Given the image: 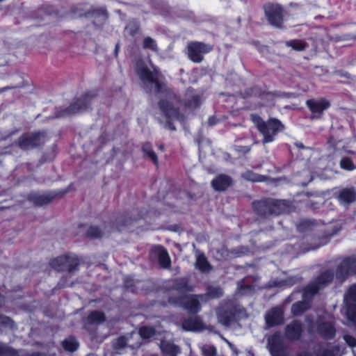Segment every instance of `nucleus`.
<instances>
[{"instance_id":"1","label":"nucleus","mask_w":356,"mask_h":356,"mask_svg":"<svg viewBox=\"0 0 356 356\" xmlns=\"http://www.w3.org/2000/svg\"><path fill=\"white\" fill-rule=\"evenodd\" d=\"M136 70L147 92L161 94V100L159 102V108L166 118L167 127L175 131L176 128L172 124V122H182L184 120V116L176 108L179 103V99L163 82L159 79L157 73L150 71L143 60H140L136 62Z\"/></svg>"},{"instance_id":"2","label":"nucleus","mask_w":356,"mask_h":356,"mask_svg":"<svg viewBox=\"0 0 356 356\" xmlns=\"http://www.w3.org/2000/svg\"><path fill=\"white\" fill-rule=\"evenodd\" d=\"M334 278L332 271H326L321 275L316 280L309 284L304 290L303 301L298 302L291 307V312L294 315H300L310 307V303L307 300L326 285L331 283Z\"/></svg>"},{"instance_id":"3","label":"nucleus","mask_w":356,"mask_h":356,"mask_svg":"<svg viewBox=\"0 0 356 356\" xmlns=\"http://www.w3.org/2000/svg\"><path fill=\"white\" fill-rule=\"evenodd\" d=\"M252 204L254 212L263 218L287 213L291 207L289 202L271 197L254 201Z\"/></svg>"},{"instance_id":"4","label":"nucleus","mask_w":356,"mask_h":356,"mask_svg":"<svg viewBox=\"0 0 356 356\" xmlns=\"http://www.w3.org/2000/svg\"><path fill=\"white\" fill-rule=\"evenodd\" d=\"M216 312L218 322L225 327H228L232 322L246 316L244 308L231 301L221 304Z\"/></svg>"},{"instance_id":"5","label":"nucleus","mask_w":356,"mask_h":356,"mask_svg":"<svg viewBox=\"0 0 356 356\" xmlns=\"http://www.w3.org/2000/svg\"><path fill=\"white\" fill-rule=\"evenodd\" d=\"M251 119L259 131L262 134L264 144L272 142L275 135L284 129L282 122L275 118L265 122L259 115H252Z\"/></svg>"},{"instance_id":"6","label":"nucleus","mask_w":356,"mask_h":356,"mask_svg":"<svg viewBox=\"0 0 356 356\" xmlns=\"http://www.w3.org/2000/svg\"><path fill=\"white\" fill-rule=\"evenodd\" d=\"M204 299V295H184L175 296L173 293L169 295L168 302L171 305L182 307L189 313H197L200 308V300Z\"/></svg>"},{"instance_id":"7","label":"nucleus","mask_w":356,"mask_h":356,"mask_svg":"<svg viewBox=\"0 0 356 356\" xmlns=\"http://www.w3.org/2000/svg\"><path fill=\"white\" fill-rule=\"evenodd\" d=\"M45 140L46 134L44 131L26 133L19 138L17 145L23 150H29L43 145Z\"/></svg>"},{"instance_id":"8","label":"nucleus","mask_w":356,"mask_h":356,"mask_svg":"<svg viewBox=\"0 0 356 356\" xmlns=\"http://www.w3.org/2000/svg\"><path fill=\"white\" fill-rule=\"evenodd\" d=\"M264 10L270 25L279 29L283 27L284 10L279 4L267 3L264 6Z\"/></svg>"},{"instance_id":"9","label":"nucleus","mask_w":356,"mask_h":356,"mask_svg":"<svg viewBox=\"0 0 356 356\" xmlns=\"http://www.w3.org/2000/svg\"><path fill=\"white\" fill-rule=\"evenodd\" d=\"M95 94L93 92H89L85 95L76 99L72 103L68 108L63 110L62 113L59 116H67L74 115L79 112L86 111L90 105L92 101L95 99Z\"/></svg>"},{"instance_id":"10","label":"nucleus","mask_w":356,"mask_h":356,"mask_svg":"<svg viewBox=\"0 0 356 356\" xmlns=\"http://www.w3.org/2000/svg\"><path fill=\"white\" fill-rule=\"evenodd\" d=\"M212 47L200 42H191L188 44V56L195 63H200L203 60V55L211 51Z\"/></svg>"},{"instance_id":"11","label":"nucleus","mask_w":356,"mask_h":356,"mask_svg":"<svg viewBox=\"0 0 356 356\" xmlns=\"http://www.w3.org/2000/svg\"><path fill=\"white\" fill-rule=\"evenodd\" d=\"M165 288L170 292H177L179 296H184V293L193 291V286L186 277L173 280L168 283Z\"/></svg>"},{"instance_id":"12","label":"nucleus","mask_w":356,"mask_h":356,"mask_svg":"<svg viewBox=\"0 0 356 356\" xmlns=\"http://www.w3.org/2000/svg\"><path fill=\"white\" fill-rule=\"evenodd\" d=\"M67 191L51 192L45 194L32 193L29 195V200L36 206H42L50 203L54 198L61 197Z\"/></svg>"},{"instance_id":"13","label":"nucleus","mask_w":356,"mask_h":356,"mask_svg":"<svg viewBox=\"0 0 356 356\" xmlns=\"http://www.w3.org/2000/svg\"><path fill=\"white\" fill-rule=\"evenodd\" d=\"M350 273L356 274V259L347 258L341 261L337 270V277L345 280Z\"/></svg>"},{"instance_id":"14","label":"nucleus","mask_w":356,"mask_h":356,"mask_svg":"<svg viewBox=\"0 0 356 356\" xmlns=\"http://www.w3.org/2000/svg\"><path fill=\"white\" fill-rule=\"evenodd\" d=\"M134 337H137V334L134 332L119 337L113 342V348L118 350L127 346L131 348L139 347L140 343L138 341H133Z\"/></svg>"},{"instance_id":"15","label":"nucleus","mask_w":356,"mask_h":356,"mask_svg":"<svg viewBox=\"0 0 356 356\" xmlns=\"http://www.w3.org/2000/svg\"><path fill=\"white\" fill-rule=\"evenodd\" d=\"M318 333L324 339H330L335 335V328L332 317L321 320L318 324Z\"/></svg>"},{"instance_id":"16","label":"nucleus","mask_w":356,"mask_h":356,"mask_svg":"<svg viewBox=\"0 0 356 356\" xmlns=\"http://www.w3.org/2000/svg\"><path fill=\"white\" fill-rule=\"evenodd\" d=\"M268 346L272 356H286L280 335L277 334L273 335L268 339Z\"/></svg>"},{"instance_id":"17","label":"nucleus","mask_w":356,"mask_h":356,"mask_svg":"<svg viewBox=\"0 0 356 356\" xmlns=\"http://www.w3.org/2000/svg\"><path fill=\"white\" fill-rule=\"evenodd\" d=\"M233 183L231 177L221 174L216 176L211 182L212 188L218 192L226 191Z\"/></svg>"},{"instance_id":"18","label":"nucleus","mask_w":356,"mask_h":356,"mask_svg":"<svg viewBox=\"0 0 356 356\" xmlns=\"http://www.w3.org/2000/svg\"><path fill=\"white\" fill-rule=\"evenodd\" d=\"M152 255L156 257L159 265L163 268L170 266V259L167 251L161 246H156L152 249Z\"/></svg>"},{"instance_id":"19","label":"nucleus","mask_w":356,"mask_h":356,"mask_svg":"<svg viewBox=\"0 0 356 356\" xmlns=\"http://www.w3.org/2000/svg\"><path fill=\"white\" fill-rule=\"evenodd\" d=\"M181 327L186 331H200L205 329V326L199 316H193L185 319L182 322Z\"/></svg>"},{"instance_id":"20","label":"nucleus","mask_w":356,"mask_h":356,"mask_svg":"<svg viewBox=\"0 0 356 356\" xmlns=\"http://www.w3.org/2000/svg\"><path fill=\"white\" fill-rule=\"evenodd\" d=\"M302 332L301 323L294 321L286 327L285 336L289 340L296 341L300 339Z\"/></svg>"},{"instance_id":"21","label":"nucleus","mask_w":356,"mask_h":356,"mask_svg":"<svg viewBox=\"0 0 356 356\" xmlns=\"http://www.w3.org/2000/svg\"><path fill=\"white\" fill-rule=\"evenodd\" d=\"M307 105L313 113L318 114L319 117L323 111L326 110L330 106V104L325 99H320L307 100Z\"/></svg>"},{"instance_id":"22","label":"nucleus","mask_w":356,"mask_h":356,"mask_svg":"<svg viewBox=\"0 0 356 356\" xmlns=\"http://www.w3.org/2000/svg\"><path fill=\"white\" fill-rule=\"evenodd\" d=\"M266 323L268 327L277 325L282 323V311L278 307H275L267 312L265 316Z\"/></svg>"},{"instance_id":"23","label":"nucleus","mask_w":356,"mask_h":356,"mask_svg":"<svg viewBox=\"0 0 356 356\" xmlns=\"http://www.w3.org/2000/svg\"><path fill=\"white\" fill-rule=\"evenodd\" d=\"M112 226L111 224L106 225L104 229L97 226H90L86 232L87 237L90 238H99L112 232Z\"/></svg>"},{"instance_id":"24","label":"nucleus","mask_w":356,"mask_h":356,"mask_svg":"<svg viewBox=\"0 0 356 356\" xmlns=\"http://www.w3.org/2000/svg\"><path fill=\"white\" fill-rule=\"evenodd\" d=\"M106 321L105 314L100 311H92L90 312L85 320V326L88 327L92 325H99Z\"/></svg>"},{"instance_id":"25","label":"nucleus","mask_w":356,"mask_h":356,"mask_svg":"<svg viewBox=\"0 0 356 356\" xmlns=\"http://www.w3.org/2000/svg\"><path fill=\"white\" fill-rule=\"evenodd\" d=\"M162 356H177L180 353L179 348L167 341H162L160 343Z\"/></svg>"},{"instance_id":"26","label":"nucleus","mask_w":356,"mask_h":356,"mask_svg":"<svg viewBox=\"0 0 356 356\" xmlns=\"http://www.w3.org/2000/svg\"><path fill=\"white\" fill-rule=\"evenodd\" d=\"M186 96L187 99L185 102L186 108L193 110L200 106L201 104V97L199 95H194L192 90H188Z\"/></svg>"},{"instance_id":"27","label":"nucleus","mask_w":356,"mask_h":356,"mask_svg":"<svg viewBox=\"0 0 356 356\" xmlns=\"http://www.w3.org/2000/svg\"><path fill=\"white\" fill-rule=\"evenodd\" d=\"M300 280L298 277H289L286 279L275 280L270 282L268 284L269 287H286L291 286L298 283Z\"/></svg>"},{"instance_id":"28","label":"nucleus","mask_w":356,"mask_h":356,"mask_svg":"<svg viewBox=\"0 0 356 356\" xmlns=\"http://www.w3.org/2000/svg\"><path fill=\"white\" fill-rule=\"evenodd\" d=\"M339 199L346 204H350L356 200V193L353 188H344L339 194Z\"/></svg>"},{"instance_id":"29","label":"nucleus","mask_w":356,"mask_h":356,"mask_svg":"<svg viewBox=\"0 0 356 356\" xmlns=\"http://www.w3.org/2000/svg\"><path fill=\"white\" fill-rule=\"evenodd\" d=\"M93 23L97 26L102 25L107 19V13L104 8L93 10L90 13Z\"/></svg>"},{"instance_id":"30","label":"nucleus","mask_w":356,"mask_h":356,"mask_svg":"<svg viewBox=\"0 0 356 356\" xmlns=\"http://www.w3.org/2000/svg\"><path fill=\"white\" fill-rule=\"evenodd\" d=\"M195 267L202 273H209L212 267L203 254H199L196 258Z\"/></svg>"},{"instance_id":"31","label":"nucleus","mask_w":356,"mask_h":356,"mask_svg":"<svg viewBox=\"0 0 356 356\" xmlns=\"http://www.w3.org/2000/svg\"><path fill=\"white\" fill-rule=\"evenodd\" d=\"M241 177L244 179L252 182L266 181L268 178L266 176L257 174L252 171L248 170L241 174Z\"/></svg>"},{"instance_id":"32","label":"nucleus","mask_w":356,"mask_h":356,"mask_svg":"<svg viewBox=\"0 0 356 356\" xmlns=\"http://www.w3.org/2000/svg\"><path fill=\"white\" fill-rule=\"evenodd\" d=\"M67 263V257H60L56 259H53L50 264L55 270L58 271H65L66 270Z\"/></svg>"},{"instance_id":"33","label":"nucleus","mask_w":356,"mask_h":356,"mask_svg":"<svg viewBox=\"0 0 356 356\" xmlns=\"http://www.w3.org/2000/svg\"><path fill=\"white\" fill-rule=\"evenodd\" d=\"M204 295V298H218L223 295V291L220 286H209L207 288V292Z\"/></svg>"},{"instance_id":"34","label":"nucleus","mask_w":356,"mask_h":356,"mask_svg":"<svg viewBox=\"0 0 356 356\" xmlns=\"http://www.w3.org/2000/svg\"><path fill=\"white\" fill-rule=\"evenodd\" d=\"M63 348L69 352H74L79 347V342L74 337H69L63 341Z\"/></svg>"},{"instance_id":"35","label":"nucleus","mask_w":356,"mask_h":356,"mask_svg":"<svg viewBox=\"0 0 356 356\" xmlns=\"http://www.w3.org/2000/svg\"><path fill=\"white\" fill-rule=\"evenodd\" d=\"M143 152L145 156L149 159L156 165H158L159 161H158L157 155L154 152L152 146L149 144L146 143L143 145Z\"/></svg>"},{"instance_id":"36","label":"nucleus","mask_w":356,"mask_h":356,"mask_svg":"<svg viewBox=\"0 0 356 356\" xmlns=\"http://www.w3.org/2000/svg\"><path fill=\"white\" fill-rule=\"evenodd\" d=\"M0 356H19L18 350L0 342Z\"/></svg>"},{"instance_id":"37","label":"nucleus","mask_w":356,"mask_h":356,"mask_svg":"<svg viewBox=\"0 0 356 356\" xmlns=\"http://www.w3.org/2000/svg\"><path fill=\"white\" fill-rule=\"evenodd\" d=\"M142 47L144 49H149L152 51H158V47L156 41L149 36L144 38L142 42Z\"/></svg>"},{"instance_id":"38","label":"nucleus","mask_w":356,"mask_h":356,"mask_svg":"<svg viewBox=\"0 0 356 356\" xmlns=\"http://www.w3.org/2000/svg\"><path fill=\"white\" fill-rule=\"evenodd\" d=\"M286 45L291 47L293 50L299 51L305 50L307 47V44L305 42L299 40L288 41Z\"/></svg>"},{"instance_id":"39","label":"nucleus","mask_w":356,"mask_h":356,"mask_svg":"<svg viewBox=\"0 0 356 356\" xmlns=\"http://www.w3.org/2000/svg\"><path fill=\"white\" fill-rule=\"evenodd\" d=\"M328 241L327 237H324L323 238L315 239V242H314L309 247H302V250L304 252H307L309 250H314L317 249L318 248L325 245Z\"/></svg>"},{"instance_id":"40","label":"nucleus","mask_w":356,"mask_h":356,"mask_svg":"<svg viewBox=\"0 0 356 356\" xmlns=\"http://www.w3.org/2000/svg\"><path fill=\"white\" fill-rule=\"evenodd\" d=\"M344 301L348 305L352 302H356V284L353 285L344 296Z\"/></svg>"},{"instance_id":"41","label":"nucleus","mask_w":356,"mask_h":356,"mask_svg":"<svg viewBox=\"0 0 356 356\" xmlns=\"http://www.w3.org/2000/svg\"><path fill=\"white\" fill-rule=\"evenodd\" d=\"M347 305L346 316L348 320L353 323L356 322V305L349 303Z\"/></svg>"},{"instance_id":"42","label":"nucleus","mask_w":356,"mask_h":356,"mask_svg":"<svg viewBox=\"0 0 356 356\" xmlns=\"http://www.w3.org/2000/svg\"><path fill=\"white\" fill-rule=\"evenodd\" d=\"M139 334L143 339H149L155 334V330L152 327H143L139 330Z\"/></svg>"},{"instance_id":"43","label":"nucleus","mask_w":356,"mask_h":356,"mask_svg":"<svg viewBox=\"0 0 356 356\" xmlns=\"http://www.w3.org/2000/svg\"><path fill=\"white\" fill-rule=\"evenodd\" d=\"M203 356H217L216 348L211 345H203L200 347Z\"/></svg>"},{"instance_id":"44","label":"nucleus","mask_w":356,"mask_h":356,"mask_svg":"<svg viewBox=\"0 0 356 356\" xmlns=\"http://www.w3.org/2000/svg\"><path fill=\"white\" fill-rule=\"evenodd\" d=\"M79 260L76 257H67V263L66 270L71 273L76 270H77V267L79 266Z\"/></svg>"},{"instance_id":"45","label":"nucleus","mask_w":356,"mask_h":356,"mask_svg":"<svg viewBox=\"0 0 356 356\" xmlns=\"http://www.w3.org/2000/svg\"><path fill=\"white\" fill-rule=\"evenodd\" d=\"M340 166L341 168L346 170H353L356 168L350 159L348 157L343 158L340 161Z\"/></svg>"},{"instance_id":"46","label":"nucleus","mask_w":356,"mask_h":356,"mask_svg":"<svg viewBox=\"0 0 356 356\" xmlns=\"http://www.w3.org/2000/svg\"><path fill=\"white\" fill-rule=\"evenodd\" d=\"M140 25L136 21L130 22L126 26V30L128 31L129 35L134 36L139 30Z\"/></svg>"},{"instance_id":"47","label":"nucleus","mask_w":356,"mask_h":356,"mask_svg":"<svg viewBox=\"0 0 356 356\" xmlns=\"http://www.w3.org/2000/svg\"><path fill=\"white\" fill-rule=\"evenodd\" d=\"M214 256L217 259L221 260L228 258L229 257V253L227 249L222 248L220 249L216 250Z\"/></svg>"},{"instance_id":"48","label":"nucleus","mask_w":356,"mask_h":356,"mask_svg":"<svg viewBox=\"0 0 356 356\" xmlns=\"http://www.w3.org/2000/svg\"><path fill=\"white\" fill-rule=\"evenodd\" d=\"M343 339L350 347L353 348L356 346V339L350 334H344Z\"/></svg>"},{"instance_id":"49","label":"nucleus","mask_w":356,"mask_h":356,"mask_svg":"<svg viewBox=\"0 0 356 356\" xmlns=\"http://www.w3.org/2000/svg\"><path fill=\"white\" fill-rule=\"evenodd\" d=\"M0 323L2 325L13 327L14 326V322L12 319L8 316H0Z\"/></svg>"},{"instance_id":"50","label":"nucleus","mask_w":356,"mask_h":356,"mask_svg":"<svg viewBox=\"0 0 356 356\" xmlns=\"http://www.w3.org/2000/svg\"><path fill=\"white\" fill-rule=\"evenodd\" d=\"M312 225V222L310 220H303L298 225V229L301 232L304 231L306 229H307L309 227H310Z\"/></svg>"},{"instance_id":"51","label":"nucleus","mask_w":356,"mask_h":356,"mask_svg":"<svg viewBox=\"0 0 356 356\" xmlns=\"http://www.w3.org/2000/svg\"><path fill=\"white\" fill-rule=\"evenodd\" d=\"M317 356H334L332 350L323 349L319 351Z\"/></svg>"},{"instance_id":"52","label":"nucleus","mask_w":356,"mask_h":356,"mask_svg":"<svg viewBox=\"0 0 356 356\" xmlns=\"http://www.w3.org/2000/svg\"><path fill=\"white\" fill-rule=\"evenodd\" d=\"M23 86H24L23 84H21V85L15 86H7V87L1 88H0V93L3 92L7 91L10 89H15V88H21Z\"/></svg>"},{"instance_id":"53","label":"nucleus","mask_w":356,"mask_h":356,"mask_svg":"<svg viewBox=\"0 0 356 356\" xmlns=\"http://www.w3.org/2000/svg\"><path fill=\"white\" fill-rule=\"evenodd\" d=\"M218 122V120L215 118V117H211L209 118V120H208V124L210 125V126H213L214 124H216Z\"/></svg>"},{"instance_id":"54","label":"nucleus","mask_w":356,"mask_h":356,"mask_svg":"<svg viewBox=\"0 0 356 356\" xmlns=\"http://www.w3.org/2000/svg\"><path fill=\"white\" fill-rule=\"evenodd\" d=\"M252 289V286H248V285H245V286H242L241 288V293L242 294H245V289Z\"/></svg>"},{"instance_id":"55","label":"nucleus","mask_w":356,"mask_h":356,"mask_svg":"<svg viewBox=\"0 0 356 356\" xmlns=\"http://www.w3.org/2000/svg\"><path fill=\"white\" fill-rule=\"evenodd\" d=\"M245 252H246V249L244 248H241V251L240 252L233 251V252H232V253L238 256V255H239L241 254H244Z\"/></svg>"},{"instance_id":"56","label":"nucleus","mask_w":356,"mask_h":356,"mask_svg":"<svg viewBox=\"0 0 356 356\" xmlns=\"http://www.w3.org/2000/svg\"><path fill=\"white\" fill-rule=\"evenodd\" d=\"M119 49H120V44L118 43V44H116L115 48L114 50V54H115V56H118Z\"/></svg>"},{"instance_id":"57","label":"nucleus","mask_w":356,"mask_h":356,"mask_svg":"<svg viewBox=\"0 0 356 356\" xmlns=\"http://www.w3.org/2000/svg\"><path fill=\"white\" fill-rule=\"evenodd\" d=\"M29 356H44V355L42 353H35L30 355Z\"/></svg>"},{"instance_id":"58","label":"nucleus","mask_w":356,"mask_h":356,"mask_svg":"<svg viewBox=\"0 0 356 356\" xmlns=\"http://www.w3.org/2000/svg\"><path fill=\"white\" fill-rule=\"evenodd\" d=\"M298 356H311V355L309 353H302L298 355Z\"/></svg>"},{"instance_id":"59","label":"nucleus","mask_w":356,"mask_h":356,"mask_svg":"<svg viewBox=\"0 0 356 356\" xmlns=\"http://www.w3.org/2000/svg\"><path fill=\"white\" fill-rule=\"evenodd\" d=\"M126 225L125 223L123 224V225ZM122 226V225H118L116 229H118V230H120V228H121Z\"/></svg>"},{"instance_id":"60","label":"nucleus","mask_w":356,"mask_h":356,"mask_svg":"<svg viewBox=\"0 0 356 356\" xmlns=\"http://www.w3.org/2000/svg\"><path fill=\"white\" fill-rule=\"evenodd\" d=\"M121 218H119V219H118V223H120V222H122V219H121Z\"/></svg>"},{"instance_id":"61","label":"nucleus","mask_w":356,"mask_h":356,"mask_svg":"<svg viewBox=\"0 0 356 356\" xmlns=\"http://www.w3.org/2000/svg\"><path fill=\"white\" fill-rule=\"evenodd\" d=\"M329 143H332V138H330V139L329 140Z\"/></svg>"},{"instance_id":"62","label":"nucleus","mask_w":356,"mask_h":356,"mask_svg":"<svg viewBox=\"0 0 356 356\" xmlns=\"http://www.w3.org/2000/svg\"><path fill=\"white\" fill-rule=\"evenodd\" d=\"M149 356H158V355H151Z\"/></svg>"}]
</instances>
